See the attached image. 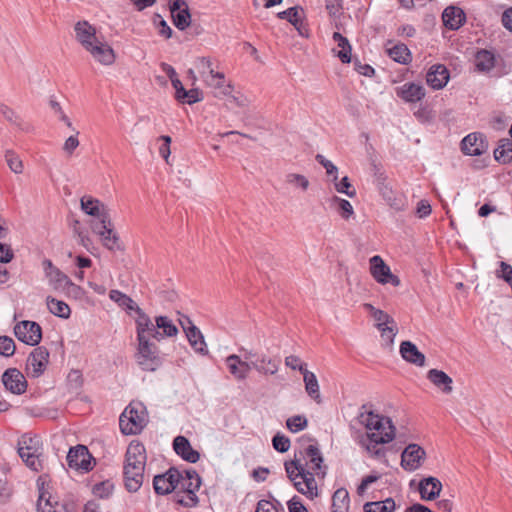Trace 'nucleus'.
Here are the masks:
<instances>
[{"mask_svg":"<svg viewBox=\"0 0 512 512\" xmlns=\"http://www.w3.org/2000/svg\"><path fill=\"white\" fill-rule=\"evenodd\" d=\"M284 465L288 478L299 493L309 499L318 496L316 478L325 477L327 466L323 465L322 453L316 445L311 444L295 453L294 459Z\"/></svg>","mask_w":512,"mask_h":512,"instance_id":"1","label":"nucleus"},{"mask_svg":"<svg viewBox=\"0 0 512 512\" xmlns=\"http://www.w3.org/2000/svg\"><path fill=\"white\" fill-rule=\"evenodd\" d=\"M146 465V450L142 443L133 441L126 451L124 465L125 486L130 492L140 489L144 480V469Z\"/></svg>","mask_w":512,"mask_h":512,"instance_id":"2","label":"nucleus"},{"mask_svg":"<svg viewBox=\"0 0 512 512\" xmlns=\"http://www.w3.org/2000/svg\"><path fill=\"white\" fill-rule=\"evenodd\" d=\"M42 267L48 284L54 291L60 292L68 298L81 299L83 297L84 290L56 267L51 260L44 259Z\"/></svg>","mask_w":512,"mask_h":512,"instance_id":"3","label":"nucleus"},{"mask_svg":"<svg viewBox=\"0 0 512 512\" xmlns=\"http://www.w3.org/2000/svg\"><path fill=\"white\" fill-rule=\"evenodd\" d=\"M18 454L25 465L38 472L43 468V448L37 436L23 435L18 441Z\"/></svg>","mask_w":512,"mask_h":512,"instance_id":"4","label":"nucleus"},{"mask_svg":"<svg viewBox=\"0 0 512 512\" xmlns=\"http://www.w3.org/2000/svg\"><path fill=\"white\" fill-rule=\"evenodd\" d=\"M146 424V409L140 402L130 403L119 418L121 432L125 435H135L140 433Z\"/></svg>","mask_w":512,"mask_h":512,"instance_id":"5","label":"nucleus"},{"mask_svg":"<svg viewBox=\"0 0 512 512\" xmlns=\"http://www.w3.org/2000/svg\"><path fill=\"white\" fill-rule=\"evenodd\" d=\"M137 363L146 371H154L160 364L157 346L150 340H138Z\"/></svg>","mask_w":512,"mask_h":512,"instance_id":"6","label":"nucleus"},{"mask_svg":"<svg viewBox=\"0 0 512 512\" xmlns=\"http://www.w3.org/2000/svg\"><path fill=\"white\" fill-rule=\"evenodd\" d=\"M395 437L392 430L385 431L384 433H367L365 437L360 440V444L365 450L377 459L385 456L384 448L380 447V444H386L391 442Z\"/></svg>","mask_w":512,"mask_h":512,"instance_id":"7","label":"nucleus"},{"mask_svg":"<svg viewBox=\"0 0 512 512\" xmlns=\"http://www.w3.org/2000/svg\"><path fill=\"white\" fill-rule=\"evenodd\" d=\"M14 334L19 341L35 346L41 341L42 329L38 323L24 320L15 325Z\"/></svg>","mask_w":512,"mask_h":512,"instance_id":"8","label":"nucleus"},{"mask_svg":"<svg viewBox=\"0 0 512 512\" xmlns=\"http://www.w3.org/2000/svg\"><path fill=\"white\" fill-rule=\"evenodd\" d=\"M49 362V352L43 347L35 348L28 356L26 362V373L29 377H40L47 368Z\"/></svg>","mask_w":512,"mask_h":512,"instance_id":"9","label":"nucleus"},{"mask_svg":"<svg viewBox=\"0 0 512 512\" xmlns=\"http://www.w3.org/2000/svg\"><path fill=\"white\" fill-rule=\"evenodd\" d=\"M193 66L194 68L188 70V75L193 83L197 80L196 72L204 83H206L208 79H211L212 75L219 72L216 70L218 68V62L210 56L196 57L193 61Z\"/></svg>","mask_w":512,"mask_h":512,"instance_id":"10","label":"nucleus"},{"mask_svg":"<svg viewBox=\"0 0 512 512\" xmlns=\"http://www.w3.org/2000/svg\"><path fill=\"white\" fill-rule=\"evenodd\" d=\"M182 473L176 468L168 469L164 474L156 475L153 479V487L157 494L171 493L180 483Z\"/></svg>","mask_w":512,"mask_h":512,"instance_id":"11","label":"nucleus"},{"mask_svg":"<svg viewBox=\"0 0 512 512\" xmlns=\"http://www.w3.org/2000/svg\"><path fill=\"white\" fill-rule=\"evenodd\" d=\"M92 231L101 237L102 244L110 251H123L124 247L120 242L118 234L113 230L111 219L108 223L92 224Z\"/></svg>","mask_w":512,"mask_h":512,"instance_id":"12","label":"nucleus"},{"mask_svg":"<svg viewBox=\"0 0 512 512\" xmlns=\"http://www.w3.org/2000/svg\"><path fill=\"white\" fill-rule=\"evenodd\" d=\"M72 505L67 502H61L52 495L43 486L39 488V496L37 500L38 512H70Z\"/></svg>","mask_w":512,"mask_h":512,"instance_id":"13","label":"nucleus"},{"mask_svg":"<svg viewBox=\"0 0 512 512\" xmlns=\"http://www.w3.org/2000/svg\"><path fill=\"white\" fill-rule=\"evenodd\" d=\"M255 354L249 351L245 355V360H242L240 356L231 354L225 359L226 366L231 375L237 380H245L253 369L252 361L248 362L249 359L254 357Z\"/></svg>","mask_w":512,"mask_h":512,"instance_id":"14","label":"nucleus"},{"mask_svg":"<svg viewBox=\"0 0 512 512\" xmlns=\"http://www.w3.org/2000/svg\"><path fill=\"white\" fill-rule=\"evenodd\" d=\"M92 456L89 453L87 447L83 445H77L76 447L70 448L67 454V463L70 468L88 472L93 468Z\"/></svg>","mask_w":512,"mask_h":512,"instance_id":"15","label":"nucleus"},{"mask_svg":"<svg viewBox=\"0 0 512 512\" xmlns=\"http://www.w3.org/2000/svg\"><path fill=\"white\" fill-rule=\"evenodd\" d=\"M370 272L378 283H390L395 287L400 285L399 278L392 274L389 266L386 265L383 259L378 255L370 259Z\"/></svg>","mask_w":512,"mask_h":512,"instance_id":"16","label":"nucleus"},{"mask_svg":"<svg viewBox=\"0 0 512 512\" xmlns=\"http://www.w3.org/2000/svg\"><path fill=\"white\" fill-rule=\"evenodd\" d=\"M360 422L365 425L369 433H384L392 430L395 433V427L391 419L375 414L373 411L362 412L359 416Z\"/></svg>","mask_w":512,"mask_h":512,"instance_id":"17","label":"nucleus"},{"mask_svg":"<svg viewBox=\"0 0 512 512\" xmlns=\"http://www.w3.org/2000/svg\"><path fill=\"white\" fill-rule=\"evenodd\" d=\"M180 482L182 483V488L187 492V500L180 499L178 502L188 507L195 506L198 502L196 491L201 486L200 476L195 470H187L185 471V477L182 475Z\"/></svg>","mask_w":512,"mask_h":512,"instance_id":"18","label":"nucleus"},{"mask_svg":"<svg viewBox=\"0 0 512 512\" xmlns=\"http://www.w3.org/2000/svg\"><path fill=\"white\" fill-rule=\"evenodd\" d=\"M86 51L96 62L105 66L112 65L116 60L114 49L107 42L100 39L89 45Z\"/></svg>","mask_w":512,"mask_h":512,"instance_id":"19","label":"nucleus"},{"mask_svg":"<svg viewBox=\"0 0 512 512\" xmlns=\"http://www.w3.org/2000/svg\"><path fill=\"white\" fill-rule=\"evenodd\" d=\"M180 324L184 329L187 339L196 353L206 355L208 353L207 345L201 331L191 322L188 317L180 320Z\"/></svg>","mask_w":512,"mask_h":512,"instance_id":"20","label":"nucleus"},{"mask_svg":"<svg viewBox=\"0 0 512 512\" xmlns=\"http://www.w3.org/2000/svg\"><path fill=\"white\" fill-rule=\"evenodd\" d=\"M2 382L6 390L15 395H21L27 389V381L17 368L7 369L2 375Z\"/></svg>","mask_w":512,"mask_h":512,"instance_id":"21","label":"nucleus"},{"mask_svg":"<svg viewBox=\"0 0 512 512\" xmlns=\"http://www.w3.org/2000/svg\"><path fill=\"white\" fill-rule=\"evenodd\" d=\"M81 209L88 215L96 217L99 222L94 224L108 223L110 215L106 206L98 199L92 198L91 196H83L80 201Z\"/></svg>","mask_w":512,"mask_h":512,"instance_id":"22","label":"nucleus"},{"mask_svg":"<svg viewBox=\"0 0 512 512\" xmlns=\"http://www.w3.org/2000/svg\"><path fill=\"white\" fill-rule=\"evenodd\" d=\"M461 149L466 155L479 156L487 151L488 143L481 133H471L462 140Z\"/></svg>","mask_w":512,"mask_h":512,"instance_id":"23","label":"nucleus"},{"mask_svg":"<svg viewBox=\"0 0 512 512\" xmlns=\"http://www.w3.org/2000/svg\"><path fill=\"white\" fill-rule=\"evenodd\" d=\"M425 451L417 444L408 445L401 455V466L408 471L418 469L424 459Z\"/></svg>","mask_w":512,"mask_h":512,"instance_id":"24","label":"nucleus"},{"mask_svg":"<svg viewBox=\"0 0 512 512\" xmlns=\"http://www.w3.org/2000/svg\"><path fill=\"white\" fill-rule=\"evenodd\" d=\"M138 317L136 319L137 326V339L138 340H150L151 338L158 339L161 335L160 331L156 329L154 324L148 315H146L140 308H137Z\"/></svg>","mask_w":512,"mask_h":512,"instance_id":"25","label":"nucleus"},{"mask_svg":"<svg viewBox=\"0 0 512 512\" xmlns=\"http://www.w3.org/2000/svg\"><path fill=\"white\" fill-rule=\"evenodd\" d=\"M75 38L80 45L86 50L89 45L95 43L99 39L96 36V28L88 21H78L74 25Z\"/></svg>","mask_w":512,"mask_h":512,"instance_id":"26","label":"nucleus"},{"mask_svg":"<svg viewBox=\"0 0 512 512\" xmlns=\"http://www.w3.org/2000/svg\"><path fill=\"white\" fill-rule=\"evenodd\" d=\"M399 351L405 361L419 367H423L425 365V355L420 352L417 346L411 341H403L400 344Z\"/></svg>","mask_w":512,"mask_h":512,"instance_id":"27","label":"nucleus"},{"mask_svg":"<svg viewBox=\"0 0 512 512\" xmlns=\"http://www.w3.org/2000/svg\"><path fill=\"white\" fill-rule=\"evenodd\" d=\"M426 80L433 89H442L449 80V72L444 65H433L427 73Z\"/></svg>","mask_w":512,"mask_h":512,"instance_id":"28","label":"nucleus"},{"mask_svg":"<svg viewBox=\"0 0 512 512\" xmlns=\"http://www.w3.org/2000/svg\"><path fill=\"white\" fill-rule=\"evenodd\" d=\"M173 448L179 456L190 463H196L200 458L199 453L191 447L190 442L184 436H177L174 439Z\"/></svg>","mask_w":512,"mask_h":512,"instance_id":"29","label":"nucleus"},{"mask_svg":"<svg viewBox=\"0 0 512 512\" xmlns=\"http://www.w3.org/2000/svg\"><path fill=\"white\" fill-rule=\"evenodd\" d=\"M277 16L280 19H286L289 21L300 35H305L306 28L303 23L304 10L299 6L290 7L285 11L279 12Z\"/></svg>","mask_w":512,"mask_h":512,"instance_id":"30","label":"nucleus"},{"mask_svg":"<svg viewBox=\"0 0 512 512\" xmlns=\"http://www.w3.org/2000/svg\"><path fill=\"white\" fill-rule=\"evenodd\" d=\"M442 19L447 28L457 30L464 24L466 16L462 9L450 6L444 10Z\"/></svg>","mask_w":512,"mask_h":512,"instance_id":"31","label":"nucleus"},{"mask_svg":"<svg viewBox=\"0 0 512 512\" xmlns=\"http://www.w3.org/2000/svg\"><path fill=\"white\" fill-rule=\"evenodd\" d=\"M428 380L445 394H450L453 390L452 378L442 370L430 369L427 372Z\"/></svg>","mask_w":512,"mask_h":512,"instance_id":"32","label":"nucleus"},{"mask_svg":"<svg viewBox=\"0 0 512 512\" xmlns=\"http://www.w3.org/2000/svg\"><path fill=\"white\" fill-rule=\"evenodd\" d=\"M205 85L214 89L216 97L230 96L233 91L232 84L226 83L223 72H218L217 74L212 75L211 79H208Z\"/></svg>","mask_w":512,"mask_h":512,"instance_id":"33","label":"nucleus"},{"mask_svg":"<svg viewBox=\"0 0 512 512\" xmlns=\"http://www.w3.org/2000/svg\"><path fill=\"white\" fill-rule=\"evenodd\" d=\"M442 489L441 482L435 477H427L420 481L419 492L423 500H434Z\"/></svg>","mask_w":512,"mask_h":512,"instance_id":"34","label":"nucleus"},{"mask_svg":"<svg viewBox=\"0 0 512 512\" xmlns=\"http://www.w3.org/2000/svg\"><path fill=\"white\" fill-rule=\"evenodd\" d=\"M380 194L386 203L395 211H402L406 207V201L400 194L395 193L391 187L382 183L379 187Z\"/></svg>","mask_w":512,"mask_h":512,"instance_id":"35","label":"nucleus"},{"mask_svg":"<svg viewBox=\"0 0 512 512\" xmlns=\"http://www.w3.org/2000/svg\"><path fill=\"white\" fill-rule=\"evenodd\" d=\"M398 95L406 102H417L425 96L423 86L415 83H405L398 92Z\"/></svg>","mask_w":512,"mask_h":512,"instance_id":"36","label":"nucleus"},{"mask_svg":"<svg viewBox=\"0 0 512 512\" xmlns=\"http://www.w3.org/2000/svg\"><path fill=\"white\" fill-rule=\"evenodd\" d=\"M363 307L365 308V310H367L369 312L370 316L375 321L376 328L379 331H381V328H384V327L388 326L389 324H394L395 320L389 314H387L385 311L375 308L370 303H365L363 305Z\"/></svg>","mask_w":512,"mask_h":512,"instance_id":"37","label":"nucleus"},{"mask_svg":"<svg viewBox=\"0 0 512 512\" xmlns=\"http://www.w3.org/2000/svg\"><path fill=\"white\" fill-rule=\"evenodd\" d=\"M303 381L307 394L318 404L321 403L322 399L316 375L309 370H305L303 371Z\"/></svg>","mask_w":512,"mask_h":512,"instance_id":"38","label":"nucleus"},{"mask_svg":"<svg viewBox=\"0 0 512 512\" xmlns=\"http://www.w3.org/2000/svg\"><path fill=\"white\" fill-rule=\"evenodd\" d=\"M46 305L49 312L53 315L62 319H68L70 317L71 309L66 302L52 296H47Z\"/></svg>","mask_w":512,"mask_h":512,"instance_id":"39","label":"nucleus"},{"mask_svg":"<svg viewBox=\"0 0 512 512\" xmlns=\"http://www.w3.org/2000/svg\"><path fill=\"white\" fill-rule=\"evenodd\" d=\"M475 66L478 71L489 72L495 66V56L486 49L479 50L475 55Z\"/></svg>","mask_w":512,"mask_h":512,"instance_id":"40","label":"nucleus"},{"mask_svg":"<svg viewBox=\"0 0 512 512\" xmlns=\"http://www.w3.org/2000/svg\"><path fill=\"white\" fill-rule=\"evenodd\" d=\"M349 493L345 488L337 489L332 496V512H348Z\"/></svg>","mask_w":512,"mask_h":512,"instance_id":"41","label":"nucleus"},{"mask_svg":"<svg viewBox=\"0 0 512 512\" xmlns=\"http://www.w3.org/2000/svg\"><path fill=\"white\" fill-rule=\"evenodd\" d=\"M333 40L340 48L337 52V56L343 63H349L351 61V45L349 44L348 39L342 36L339 32H334Z\"/></svg>","mask_w":512,"mask_h":512,"instance_id":"42","label":"nucleus"},{"mask_svg":"<svg viewBox=\"0 0 512 512\" xmlns=\"http://www.w3.org/2000/svg\"><path fill=\"white\" fill-rule=\"evenodd\" d=\"M396 508L394 499L387 498L383 501H372L364 504V512H393Z\"/></svg>","mask_w":512,"mask_h":512,"instance_id":"43","label":"nucleus"},{"mask_svg":"<svg viewBox=\"0 0 512 512\" xmlns=\"http://www.w3.org/2000/svg\"><path fill=\"white\" fill-rule=\"evenodd\" d=\"M494 157L503 164L510 163L512 161V141L508 139L501 140L494 150Z\"/></svg>","mask_w":512,"mask_h":512,"instance_id":"44","label":"nucleus"},{"mask_svg":"<svg viewBox=\"0 0 512 512\" xmlns=\"http://www.w3.org/2000/svg\"><path fill=\"white\" fill-rule=\"evenodd\" d=\"M253 369L262 374H275L278 371V363L263 355L259 360L252 361Z\"/></svg>","mask_w":512,"mask_h":512,"instance_id":"45","label":"nucleus"},{"mask_svg":"<svg viewBox=\"0 0 512 512\" xmlns=\"http://www.w3.org/2000/svg\"><path fill=\"white\" fill-rule=\"evenodd\" d=\"M155 321H156V329L158 331H159V329L162 330V332H160L161 335L158 336L157 340H160L164 336L173 337V336L177 335L178 329L173 324L172 320L169 319L168 317L158 316V317H156Z\"/></svg>","mask_w":512,"mask_h":512,"instance_id":"46","label":"nucleus"},{"mask_svg":"<svg viewBox=\"0 0 512 512\" xmlns=\"http://www.w3.org/2000/svg\"><path fill=\"white\" fill-rule=\"evenodd\" d=\"M109 298L116 302L123 309L135 310L137 312V308H139L131 297L120 292L119 290H111L109 293Z\"/></svg>","mask_w":512,"mask_h":512,"instance_id":"47","label":"nucleus"},{"mask_svg":"<svg viewBox=\"0 0 512 512\" xmlns=\"http://www.w3.org/2000/svg\"><path fill=\"white\" fill-rule=\"evenodd\" d=\"M388 55L396 62L406 64L410 60V51L405 44H397L387 49Z\"/></svg>","mask_w":512,"mask_h":512,"instance_id":"48","label":"nucleus"},{"mask_svg":"<svg viewBox=\"0 0 512 512\" xmlns=\"http://www.w3.org/2000/svg\"><path fill=\"white\" fill-rule=\"evenodd\" d=\"M173 24L178 28L179 30H185L190 26L191 23V14L189 12V7L185 6L183 9H180L179 11H174V13H171Z\"/></svg>","mask_w":512,"mask_h":512,"instance_id":"49","label":"nucleus"},{"mask_svg":"<svg viewBox=\"0 0 512 512\" xmlns=\"http://www.w3.org/2000/svg\"><path fill=\"white\" fill-rule=\"evenodd\" d=\"M285 182L291 187L299 189L302 192L307 191L310 186L309 179L305 175L299 173L286 174Z\"/></svg>","mask_w":512,"mask_h":512,"instance_id":"50","label":"nucleus"},{"mask_svg":"<svg viewBox=\"0 0 512 512\" xmlns=\"http://www.w3.org/2000/svg\"><path fill=\"white\" fill-rule=\"evenodd\" d=\"M331 204L337 206L339 214L344 219H349L354 214L353 206L348 200L333 196L331 198Z\"/></svg>","mask_w":512,"mask_h":512,"instance_id":"51","label":"nucleus"},{"mask_svg":"<svg viewBox=\"0 0 512 512\" xmlns=\"http://www.w3.org/2000/svg\"><path fill=\"white\" fill-rule=\"evenodd\" d=\"M5 160L9 169L15 174H21L24 171V164L20 157L12 150L5 152Z\"/></svg>","mask_w":512,"mask_h":512,"instance_id":"52","label":"nucleus"},{"mask_svg":"<svg viewBox=\"0 0 512 512\" xmlns=\"http://www.w3.org/2000/svg\"><path fill=\"white\" fill-rule=\"evenodd\" d=\"M308 425V420L303 415H295L287 419L286 427L292 433L304 430Z\"/></svg>","mask_w":512,"mask_h":512,"instance_id":"53","label":"nucleus"},{"mask_svg":"<svg viewBox=\"0 0 512 512\" xmlns=\"http://www.w3.org/2000/svg\"><path fill=\"white\" fill-rule=\"evenodd\" d=\"M332 182L334 183V187L338 193L345 194L350 198L356 196V190L352 188L350 180L347 176L343 177L340 181L337 179L336 181Z\"/></svg>","mask_w":512,"mask_h":512,"instance_id":"54","label":"nucleus"},{"mask_svg":"<svg viewBox=\"0 0 512 512\" xmlns=\"http://www.w3.org/2000/svg\"><path fill=\"white\" fill-rule=\"evenodd\" d=\"M114 489V485L111 481H103L97 483L93 487V494L99 498H107L109 497Z\"/></svg>","mask_w":512,"mask_h":512,"instance_id":"55","label":"nucleus"},{"mask_svg":"<svg viewBox=\"0 0 512 512\" xmlns=\"http://www.w3.org/2000/svg\"><path fill=\"white\" fill-rule=\"evenodd\" d=\"M315 159L325 168L327 175L332 176V181H336L338 178V168L321 154H317Z\"/></svg>","mask_w":512,"mask_h":512,"instance_id":"56","label":"nucleus"},{"mask_svg":"<svg viewBox=\"0 0 512 512\" xmlns=\"http://www.w3.org/2000/svg\"><path fill=\"white\" fill-rule=\"evenodd\" d=\"M15 343L8 336H0V355L5 357L12 356L15 353Z\"/></svg>","mask_w":512,"mask_h":512,"instance_id":"57","label":"nucleus"},{"mask_svg":"<svg viewBox=\"0 0 512 512\" xmlns=\"http://www.w3.org/2000/svg\"><path fill=\"white\" fill-rule=\"evenodd\" d=\"M78 135H79V131H75V133L73 135L69 136L65 140V142L62 146V150L67 156H71L74 153V151L78 148V146L80 144Z\"/></svg>","mask_w":512,"mask_h":512,"instance_id":"58","label":"nucleus"},{"mask_svg":"<svg viewBox=\"0 0 512 512\" xmlns=\"http://www.w3.org/2000/svg\"><path fill=\"white\" fill-rule=\"evenodd\" d=\"M273 448L281 453L287 452L290 448V440L285 435L277 433L272 439Z\"/></svg>","mask_w":512,"mask_h":512,"instance_id":"59","label":"nucleus"},{"mask_svg":"<svg viewBox=\"0 0 512 512\" xmlns=\"http://www.w3.org/2000/svg\"><path fill=\"white\" fill-rule=\"evenodd\" d=\"M158 140L163 141V144L159 147V154L163 157L166 163H169V157L171 154L170 144L172 139L168 135H162L158 138Z\"/></svg>","mask_w":512,"mask_h":512,"instance_id":"60","label":"nucleus"},{"mask_svg":"<svg viewBox=\"0 0 512 512\" xmlns=\"http://www.w3.org/2000/svg\"><path fill=\"white\" fill-rule=\"evenodd\" d=\"M202 99L201 91L197 88H192L190 90H186L183 94V100L180 101L191 105L201 101Z\"/></svg>","mask_w":512,"mask_h":512,"instance_id":"61","label":"nucleus"},{"mask_svg":"<svg viewBox=\"0 0 512 512\" xmlns=\"http://www.w3.org/2000/svg\"><path fill=\"white\" fill-rule=\"evenodd\" d=\"M154 23L158 26L159 34L169 39L172 36V29L165 20L159 14L155 15Z\"/></svg>","mask_w":512,"mask_h":512,"instance_id":"62","label":"nucleus"},{"mask_svg":"<svg viewBox=\"0 0 512 512\" xmlns=\"http://www.w3.org/2000/svg\"><path fill=\"white\" fill-rule=\"evenodd\" d=\"M380 333H381L382 338L387 339V341L390 345L393 344L394 338L398 333V328H397L396 323L394 322V324H389L388 326L381 328Z\"/></svg>","mask_w":512,"mask_h":512,"instance_id":"63","label":"nucleus"},{"mask_svg":"<svg viewBox=\"0 0 512 512\" xmlns=\"http://www.w3.org/2000/svg\"><path fill=\"white\" fill-rule=\"evenodd\" d=\"M498 278H503L507 283L512 285V266L501 262L500 263V270L496 273Z\"/></svg>","mask_w":512,"mask_h":512,"instance_id":"64","label":"nucleus"}]
</instances>
